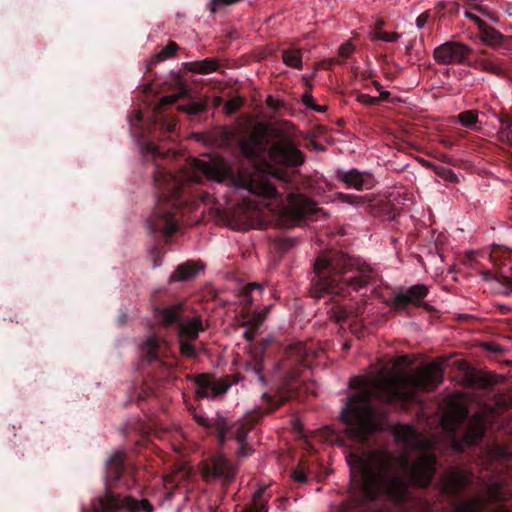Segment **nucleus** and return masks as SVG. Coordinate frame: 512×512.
<instances>
[{
	"instance_id": "obj_25",
	"label": "nucleus",
	"mask_w": 512,
	"mask_h": 512,
	"mask_svg": "<svg viewBox=\"0 0 512 512\" xmlns=\"http://www.w3.org/2000/svg\"><path fill=\"white\" fill-rule=\"evenodd\" d=\"M189 69L192 72L200 73V74H209L216 71L219 67L217 61L215 59L206 58L199 61H194L189 63Z\"/></svg>"
},
{
	"instance_id": "obj_19",
	"label": "nucleus",
	"mask_w": 512,
	"mask_h": 512,
	"mask_svg": "<svg viewBox=\"0 0 512 512\" xmlns=\"http://www.w3.org/2000/svg\"><path fill=\"white\" fill-rule=\"evenodd\" d=\"M203 269V265L196 261H186L179 264L174 272L170 276V282H184L193 279L200 270Z\"/></svg>"
},
{
	"instance_id": "obj_56",
	"label": "nucleus",
	"mask_w": 512,
	"mask_h": 512,
	"mask_svg": "<svg viewBox=\"0 0 512 512\" xmlns=\"http://www.w3.org/2000/svg\"><path fill=\"white\" fill-rule=\"evenodd\" d=\"M288 376H289L291 379H295L296 377H298V376H299V370H298V368L293 367V368H292V371L288 373Z\"/></svg>"
},
{
	"instance_id": "obj_1",
	"label": "nucleus",
	"mask_w": 512,
	"mask_h": 512,
	"mask_svg": "<svg viewBox=\"0 0 512 512\" xmlns=\"http://www.w3.org/2000/svg\"><path fill=\"white\" fill-rule=\"evenodd\" d=\"M442 381L438 365L421 368L415 374L380 373L369 381L363 376L350 379L349 387L357 392L346 398L340 418L355 447L345 455L351 489L340 512H382L372 503L386 498L404 504L410 498V485L426 488L432 483L437 465L433 454H421L412 462L407 453L396 455L384 447L372 448L370 437L381 429V414L373 399L403 409L419 401V391H432Z\"/></svg>"
},
{
	"instance_id": "obj_44",
	"label": "nucleus",
	"mask_w": 512,
	"mask_h": 512,
	"mask_svg": "<svg viewBox=\"0 0 512 512\" xmlns=\"http://www.w3.org/2000/svg\"><path fill=\"white\" fill-rule=\"evenodd\" d=\"M354 51V46L347 42L339 47V55L343 58H348Z\"/></svg>"
},
{
	"instance_id": "obj_16",
	"label": "nucleus",
	"mask_w": 512,
	"mask_h": 512,
	"mask_svg": "<svg viewBox=\"0 0 512 512\" xmlns=\"http://www.w3.org/2000/svg\"><path fill=\"white\" fill-rule=\"evenodd\" d=\"M193 417L200 426L216 434V438L220 446H223L226 443L228 422L224 416L217 414L214 418L208 419L195 413Z\"/></svg>"
},
{
	"instance_id": "obj_27",
	"label": "nucleus",
	"mask_w": 512,
	"mask_h": 512,
	"mask_svg": "<svg viewBox=\"0 0 512 512\" xmlns=\"http://www.w3.org/2000/svg\"><path fill=\"white\" fill-rule=\"evenodd\" d=\"M493 289L502 295L508 296L512 294V278L505 275L500 274V281L497 284L493 285Z\"/></svg>"
},
{
	"instance_id": "obj_42",
	"label": "nucleus",
	"mask_w": 512,
	"mask_h": 512,
	"mask_svg": "<svg viewBox=\"0 0 512 512\" xmlns=\"http://www.w3.org/2000/svg\"><path fill=\"white\" fill-rule=\"evenodd\" d=\"M244 327H246V330L244 331L243 333V337L244 339L248 342V343H252L259 331V329H256L255 327H253L252 325H244Z\"/></svg>"
},
{
	"instance_id": "obj_15",
	"label": "nucleus",
	"mask_w": 512,
	"mask_h": 512,
	"mask_svg": "<svg viewBox=\"0 0 512 512\" xmlns=\"http://www.w3.org/2000/svg\"><path fill=\"white\" fill-rule=\"evenodd\" d=\"M264 414L261 408L249 412L242 421L232 427L228 426L227 435L230 433L231 437L235 438L237 442L243 443L248 433L261 420Z\"/></svg>"
},
{
	"instance_id": "obj_34",
	"label": "nucleus",
	"mask_w": 512,
	"mask_h": 512,
	"mask_svg": "<svg viewBox=\"0 0 512 512\" xmlns=\"http://www.w3.org/2000/svg\"><path fill=\"white\" fill-rule=\"evenodd\" d=\"M481 70L499 75L502 73V68L495 62L489 59H481L478 61V66Z\"/></svg>"
},
{
	"instance_id": "obj_3",
	"label": "nucleus",
	"mask_w": 512,
	"mask_h": 512,
	"mask_svg": "<svg viewBox=\"0 0 512 512\" xmlns=\"http://www.w3.org/2000/svg\"><path fill=\"white\" fill-rule=\"evenodd\" d=\"M375 278L374 270L358 259L338 252L321 253L313 264L310 294L344 296L348 289L359 291Z\"/></svg>"
},
{
	"instance_id": "obj_11",
	"label": "nucleus",
	"mask_w": 512,
	"mask_h": 512,
	"mask_svg": "<svg viewBox=\"0 0 512 512\" xmlns=\"http://www.w3.org/2000/svg\"><path fill=\"white\" fill-rule=\"evenodd\" d=\"M178 96L166 95L163 96L153 109V121L149 124V133L151 130L156 132L159 130L160 134L166 135L174 132L176 128V121L172 117L163 114V110L168 105H173L177 102Z\"/></svg>"
},
{
	"instance_id": "obj_49",
	"label": "nucleus",
	"mask_w": 512,
	"mask_h": 512,
	"mask_svg": "<svg viewBox=\"0 0 512 512\" xmlns=\"http://www.w3.org/2000/svg\"><path fill=\"white\" fill-rule=\"evenodd\" d=\"M502 124V130L506 131L512 127V119L508 115H504L500 118Z\"/></svg>"
},
{
	"instance_id": "obj_28",
	"label": "nucleus",
	"mask_w": 512,
	"mask_h": 512,
	"mask_svg": "<svg viewBox=\"0 0 512 512\" xmlns=\"http://www.w3.org/2000/svg\"><path fill=\"white\" fill-rule=\"evenodd\" d=\"M179 49V45L174 41H169L168 44L161 48V50L155 56V62H162L170 57H173L176 51Z\"/></svg>"
},
{
	"instance_id": "obj_50",
	"label": "nucleus",
	"mask_w": 512,
	"mask_h": 512,
	"mask_svg": "<svg viewBox=\"0 0 512 512\" xmlns=\"http://www.w3.org/2000/svg\"><path fill=\"white\" fill-rule=\"evenodd\" d=\"M220 135L222 137V144H229L232 133L227 128H221Z\"/></svg>"
},
{
	"instance_id": "obj_46",
	"label": "nucleus",
	"mask_w": 512,
	"mask_h": 512,
	"mask_svg": "<svg viewBox=\"0 0 512 512\" xmlns=\"http://www.w3.org/2000/svg\"><path fill=\"white\" fill-rule=\"evenodd\" d=\"M292 478L295 482H298V483H306L307 482V476H306L305 472L299 467H297L295 470H293Z\"/></svg>"
},
{
	"instance_id": "obj_5",
	"label": "nucleus",
	"mask_w": 512,
	"mask_h": 512,
	"mask_svg": "<svg viewBox=\"0 0 512 512\" xmlns=\"http://www.w3.org/2000/svg\"><path fill=\"white\" fill-rule=\"evenodd\" d=\"M444 429L452 435L453 448L463 452L465 446L478 445L486 432V423L480 414L469 416V410L464 406L454 408L450 416L443 419Z\"/></svg>"
},
{
	"instance_id": "obj_18",
	"label": "nucleus",
	"mask_w": 512,
	"mask_h": 512,
	"mask_svg": "<svg viewBox=\"0 0 512 512\" xmlns=\"http://www.w3.org/2000/svg\"><path fill=\"white\" fill-rule=\"evenodd\" d=\"M288 208L298 219L317 212L316 203L301 193H290L287 195Z\"/></svg>"
},
{
	"instance_id": "obj_30",
	"label": "nucleus",
	"mask_w": 512,
	"mask_h": 512,
	"mask_svg": "<svg viewBox=\"0 0 512 512\" xmlns=\"http://www.w3.org/2000/svg\"><path fill=\"white\" fill-rule=\"evenodd\" d=\"M206 108L207 104L205 102L195 100H191L188 103L180 106V109L189 115H197L205 111Z\"/></svg>"
},
{
	"instance_id": "obj_14",
	"label": "nucleus",
	"mask_w": 512,
	"mask_h": 512,
	"mask_svg": "<svg viewBox=\"0 0 512 512\" xmlns=\"http://www.w3.org/2000/svg\"><path fill=\"white\" fill-rule=\"evenodd\" d=\"M235 473V468L223 454L214 457L203 470V475L206 478H222L226 482L232 481Z\"/></svg>"
},
{
	"instance_id": "obj_37",
	"label": "nucleus",
	"mask_w": 512,
	"mask_h": 512,
	"mask_svg": "<svg viewBox=\"0 0 512 512\" xmlns=\"http://www.w3.org/2000/svg\"><path fill=\"white\" fill-rule=\"evenodd\" d=\"M511 251L507 248H502L500 246H496L492 249L490 257L491 260L498 265V262H501V259L503 258L506 260L509 257V254Z\"/></svg>"
},
{
	"instance_id": "obj_51",
	"label": "nucleus",
	"mask_w": 512,
	"mask_h": 512,
	"mask_svg": "<svg viewBox=\"0 0 512 512\" xmlns=\"http://www.w3.org/2000/svg\"><path fill=\"white\" fill-rule=\"evenodd\" d=\"M490 498L493 500V501H499L501 500V496H500V488L495 485L494 487H492V489L490 490Z\"/></svg>"
},
{
	"instance_id": "obj_23",
	"label": "nucleus",
	"mask_w": 512,
	"mask_h": 512,
	"mask_svg": "<svg viewBox=\"0 0 512 512\" xmlns=\"http://www.w3.org/2000/svg\"><path fill=\"white\" fill-rule=\"evenodd\" d=\"M282 61L288 67L301 69L303 66L302 50L295 47L282 49Z\"/></svg>"
},
{
	"instance_id": "obj_47",
	"label": "nucleus",
	"mask_w": 512,
	"mask_h": 512,
	"mask_svg": "<svg viewBox=\"0 0 512 512\" xmlns=\"http://www.w3.org/2000/svg\"><path fill=\"white\" fill-rule=\"evenodd\" d=\"M296 241L292 238H281L278 240V246L282 250H289L295 245Z\"/></svg>"
},
{
	"instance_id": "obj_32",
	"label": "nucleus",
	"mask_w": 512,
	"mask_h": 512,
	"mask_svg": "<svg viewBox=\"0 0 512 512\" xmlns=\"http://www.w3.org/2000/svg\"><path fill=\"white\" fill-rule=\"evenodd\" d=\"M268 312H269V307H266L264 310H261V311H255L252 314L251 318L248 321L244 322V325H252L256 329H260Z\"/></svg>"
},
{
	"instance_id": "obj_29",
	"label": "nucleus",
	"mask_w": 512,
	"mask_h": 512,
	"mask_svg": "<svg viewBox=\"0 0 512 512\" xmlns=\"http://www.w3.org/2000/svg\"><path fill=\"white\" fill-rule=\"evenodd\" d=\"M458 120L462 126L473 128L478 121V113L475 110H466L458 114Z\"/></svg>"
},
{
	"instance_id": "obj_38",
	"label": "nucleus",
	"mask_w": 512,
	"mask_h": 512,
	"mask_svg": "<svg viewBox=\"0 0 512 512\" xmlns=\"http://www.w3.org/2000/svg\"><path fill=\"white\" fill-rule=\"evenodd\" d=\"M349 317V312L346 308L342 306H336L333 308V318L336 322L342 323L345 322Z\"/></svg>"
},
{
	"instance_id": "obj_35",
	"label": "nucleus",
	"mask_w": 512,
	"mask_h": 512,
	"mask_svg": "<svg viewBox=\"0 0 512 512\" xmlns=\"http://www.w3.org/2000/svg\"><path fill=\"white\" fill-rule=\"evenodd\" d=\"M244 104V99L242 97H234L230 100H228L225 104H224V112L226 114H234L236 113Z\"/></svg>"
},
{
	"instance_id": "obj_33",
	"label": "nucleus",
	"mask_w": 512,
	"mask_h": 512,
	"mask_svg": "<svg viewBox=\"0 0 512 512\" xmlns=\"http://www.w3.org/2000/svg\"><path fill=\"white\" fill-rule=\"evenodd\" d=\"M433 171L443 179L449 182H457L458 177L457 175L451 170L450 168L440 166V165H433Z\"/></svg>"
},
{
	"instance_id": "obj_48",
	"label": "nucleus",
	"mask_w": 512,
	"mask_h": 512,
	"mask_svg": "<svg viewBox=\"0 0 512 512\" xmlns=\"http://www.w3.org/2000/svg\"><path fill=\"white\" fill-rule=\"evenodd\" d=\"M302 102L303 104L311 109V106H313L315 104V101H314V98L311 94V92L309 91H306L303 95H302Z\"/></svg>"
},
{
	"instance_id": "obj_63",
	"label": "nucleus",
	"mask_w": 512,
	"mask_h": 512,
	"mask_svg": "<svg viewBox=\"0 0 512 512\" xmlns=\"http://www.w3.org/2000/svg\"><path fill=\"white\" fill-rule=\"evenodd\" d=\"M372 83L377 90H380L382 88V85L378 81H373Z\"/></svg>"
},
{
	"instance_id": "obj_61",
	"label": "nucleus",
	"mask_w": 512,
	"mask_h": 512,
	"mask_svg": "<svg viewBox=\"0 0 512 512\" xmlns=\"http://www.w3.org/2000/svg\"><path fill=\"white\" fill-rule=\"evenodd\" d=\"M477 10H479L480 12L486 14L488 17L492 18V15L491 13L487 12L484 8L482 7H476Z\"/></svg>"
},
{
	"instance_id": "obj_21",
	"label": "nucleus",
	"mask_w": 512,
	"mask_h": 512,
	"mask_svg": "<svg viewBox=\"0 0 512 512\" xmlns=\"http://www.w3.org/2000/svg\"><path fill=\"white\" fill-rule=\"evenodd\" d=\"M124 455L121 452H115L106 463L107 482H116L124 472Z\"/></svg>"
},
{
	"instance_id": "obj_40",
	"label": "nucleus",
	"mask_w": 512,
	"mask_h": 512,
	"mask_svg": "<svg viewBox=\"0 0 512 512\" xmlns=\"http://www.w3.org/2000/svg\"><path fill=\"white\" fill-rule=\"evenodd\" d=\"M377 39L383 40L385 42H396L399 38V34L395 32H385V31H377L375 33Z\"/></svg>"
},
{
	"instance_id": "obj_4",
	"label": "nucleus",
	"mask_w": 512,
	"mask_h": 512,
	"mask_svg": "<svg viewBox=\"0 0 512 512\" xmlns=\"http://www.w3.org/2000/svg\"><path fill=\"white\" fill-rule=\"evenodd\" d=\"M155 317L159 324L166 328L175 327L181 355L187 358H196L198 350L193 342L204 331L202 317L185 315V307L182 303H172L155 309Z\"/></svg>"
},
{
	"instance_id": "obj_60",
	"label": "nucleus",
	"mask_w": 512,
	"mask_h": 512,
	"mask_svg": "<svg viewBox=\"0 0 512 512\" xmlns=\"http://www.w3.org/2000/svg\"><path fill=\"white\" fill-rule=\"evenodd\" d=\"M389 97H390V92H388V91H382V92L380 93V98H381L382 100H386V99H388Z\"/></svg>"
},
{
	"instance_id": "obj_59",
	"label": "nucleus",
	"mask_w": 512,
	"mask_h": 512,
	"mask_svg": "<svg viewBox=\"0 0 512 512\" xmlns=\"http://www.w3.org/2000/svg\"><path fill=\"white\" fill-rule=\"evenodd\" d=\"M497 307L502 311V313H507L510 311V308L505 304H498Z\"/></svg>"
},
{
	"instance_id": "obj_20",
	"label": "nucleus",
	"mask_w": 512,
	"mask_h": 512,
	"mask_svg": "<svg viewBox=\"0 0 512 512\" xmlns=\"http://www.w3.org/2000/svg\"><path fill=\"white\" fill-rule=\"evenodd\" d=\"M307 349L302 342L291 344L285 350L286 359H283L280 363L282 370H288L294 364H301L304 362L307 356Z\"/></svg>"
},
{
	"instance_id": "obj_36",
	"label": "nucleus",
	"mask_w": 512,
	"mask_h": 512,
	"mask_svg": "<svg viewBox=\"0 0 512 512\" xmlns=\"http://www.w3.org/2000/svg\"><path fill=\"white\" fill-rule=\"evenodd\" d=\"M338 199L343 202L350 205H361L365 203V197L359 196L355 194H345V193H338L337 195Z\"/></svg>"
},
{
	"instance_id": "obj_17",
	"label": "nucleus",
	"mask_w": 512,
	"mask_h": 512,
	"mask_svg": "<svg viewBox=\"0 0 512 512\" xmlns=\"http://www.w3.org/2000/svg\"><path fill=\"white\" fill-rule=\"evenodd\" d=\"M394 436L409 450H421L424 446L422 435L411 425H397Z\"/></svg>"
},
{
	"instance_id": "obj_31",
	"label": "nucleus",
	"mask_w": 512,
	"mask_h": 512,
	"mask_svg": "<svg viewBox=\"0 0 512 512\" xmlns=\"http://www.w3.org/2000/svg\"><path fill=\"white\" fill-rule=\"evenodd\" d=\"M487 454L491 460H503L509 457L507 449L499 444L489 446Z\"/></svg>"
},
{
	"instance_id": "obj_22",
	"label": "nucleus",
	"mask_w": 512,
	"mask_h": 512,
	"mask_svg": "<svg viewBox=\"0 0 512 512\" xmlns=\"http://www.w3.org/2000/svg\"><path fill=\"white\" fill-rule=\"evenodd\" d=\"M268 345H269L268 340L263 342L261 344V347L259 349L257 348V351L254 353L252 359L246 362V371L252 372L257 377V380L263 385L266 384V381H265V377L263 375L264 366H263L262 354L264 353V351Z\"/></svg>"
},
{
	"instance_id": "obj_54",
	"label": "nucleus",
	"mask_w": 512,
	"mask_h": 512,
	"mask_svg": "<svg viewBox=\"0 0 512 512\" xmlns=\"http://www.w3.org/2000/svg\"><path fill=\"white\" fill-rule=\"evenodd\" d=\"M311 110L319 112V113H324L327 111V107L321 106V105H318L315 103L313 106H311Z\"/></svg>"
},
{
	"instance_id": "obj_12",
	"label": "nucleus",
	"mask_w": 512,
	"mask_h": 512,
	"mask_svg": "<svg viewBox=\"0 0 512 512\" xmlns=\"http://www.w3.org/2000/svg\"><path fill=\"white\" fill-rule=\"evenodd\" d=\"M335 178L344 183L348 188H354L358 191L372 189L376 183L372 174L361 172L355 168L348 171L338 169L335 172Z\"/></svg>"
},
{
	"instance_id": "obj_62",
	"label": "nucleus",
	"mask_w": 512,
	"mask_h": 512,
	"mask_svg": "<svg viewBox=\"0 0 512 512\" xmlns=\"http://www.w3.org/2000/svg\"><path fill=\"white\" fill-rule=\"evenodd\" d=\"M164 482L167 483V484L172 483L173 482L172 477L169 476V475L165 476L164 477Z\"/></svg>"
},
{
	"instance_id": "obj_53",
	"label": "nucleus",
	"mask_w": 512,
	"mask_h": 512,
	"mask_svg": "<svg viewBox=\"0 0 512 512\" xmlns=\"http://www.w3.org/2000/svg\"><path fill=\"white\" fill-rule=\"evenodd\" d=\"M426 21H427V16L422 14L420 16L417 17L416 19V25L419 29L423 28L426 24Z\"/></svg>"
},
{
	"instance_id": "obj_9",
	"label": "nucleus",
	"mask_w": 512,
	"mask_h": 512,
	"mask_svg": "<svg viewBox=\"0 0 512 512\" xmlns=\"http://www.w3.org/2000/svg\"><path fill=\"white\" fill-rule=\"evenodd\" d=\"M471 48L463 43L447 41L434 49L433 57L440 65L468 64Z\"/></svg>"
},
{
	"instance_id": "obj_7",
	"label": "nucleus",
	"mask_w": 512,
	"mask_h": 512,
	"mask_svg": "<svg viewBox=\"0 0 512 512\" xmlns=\"http://www.w3.org/2000/svg\"><path fill=\"white\" fill-rule=\"evenodd\" d=\"M170 354L168 341L155 335L149 336L141 347L142 357L150 364L159 365L163 377L170 376L175 366L174 361H167Z\"/></svg>"
},
{
	"instance_id": "obj_58",
	"label": "nucleus",
	"mask_w": 512,
	"mask_h": 512,
	"mask_svg": "<svg viewBox=\"0 0 512 512\" xmlns=\"http://www.w3.org/2000/svg\"><path fill=\"white\" fill-rule=\"evenodd\" d=\"M419 307H422L424 310H426L428 312L433 310V307L430 304L424 302V300L422 301V304H420Z\"/></svg>"
},
{
	"instance_id": "obj_43",
	"label": "nucleus",
	"mask_w": 512,
	"mask_h": 512,
	"mask_svg": "<svg viewBox=\"0 0 512 512\" xmlns=\"http://www.w3.org/2000/svg\"><path fill=\"white\" fill-rule=\"evenodd\" d=\"M263 289V285L262 284H258V283H249L246 285L245 287V290H244V294H245V297L247 298V300H249V303L251 304L252 301H253V298L251 297V293L254 291V290H259L261 291Z\"/></svg>"
},
{
	"instance_id": "obj_64",
	"label": "nucleus",
	"mask_w": 512,
	"mask_h": 512,
	"mask_svg": "<svg viewBox=\"0 0 512 512\" xmlns=\"http://www.w3.org/2000/svg\"><path fill=\"white\" fill-rule=\"evenodd\" d=\"M425 166L429 167V168H432L433 169V165L432 163L428 162V161H425V160H422L421 161Z\"/></svg>"
},
{
	"instance_id": "obj_57",
	"label": "nucleus",
	"mask_w": 512,
	"mask_h": 512,
	"mask_svg": "<svg viewBox=\"0 0 512 512\" xmlns=\"http://www.w3.org/2000/svg\"><path fill=\"white\" fill-rule=\"evenodd\" d=\"M267 104L275 109L278 108V106L276 105V101L273 99L272 96H268L267 98Z\"/></svg>"
},
{
	"instance_id": "obj_6",
	"label": "nucleus",
	"mask_w": 512,
	"mask_h": 512,
	"mask_svg": "<svg viewBox=\"0 0 512 512\" xmlns=\"http://www.w3.org/2000/svg\"><path fill=\"white\" fill-rule=\"evenodd\" d=\"M153 512V505L147 499L137 500L132 496L121 497L107 490L105 495L97 499L93 506V512ZM85 512V511H84Z\"/></svg>"
},
{
	"instance_id": "obj_10",
	"label": "nucleus",
	"mask_w": 512,
	"mask_h": 512,
	"mask_svg": "<svg viewBox=\"0 0 512 512\" xmlns=\"http://www.w3.org/2000/svg\"><path fill=\"white\" fill-rule=\"evenodd\" d=\"M429 293L428 286L415 284L395 294L390 302L394 312H408L409 306L418 307Z\"/></svg>"
},
{
	"instance_id": "obj_24",
	"label": "nucleus",
	"mask_w": 512,
	"mask_h": 512,
	"mask_svg": "<svg viewBox=\"0 0 512 512\" xmlns=\"http://www.w3.org/2000/svg\"><path fill=\"white\" fill-rule=\"evenodd\" d=\"M479 33L480 39L488 45L497 46L503 42L504 36L487 23L479 30Z\"/></svg>"
},
{
	"instance_id": "obj_55",
	"label": "nucleus",
	"mask_w": 512,
	"mask_h": 512,
	"mask_svg": "<svg viewBox=\"0 0 512 512\" xmlns=\"http://www.w3.org/2000/svg\"><path fill=\"white\" fill-rule=\"evenodd\" d=\"M302 80H303V82H304L305 87L307 88V90H306V91L311 92L312 87H313V84H312V82H311V79H310V78H307V77H305V76H304V77L302 78Z\"/></svg>"
},
{
	"instance_id": "obj_26",
	"label": "nucleus",
	"mask_w": 512,
	"mask_h": 512,
	"mask_svg": "<svg viewBox=\"0 0 512 512\" xmlns=\"http://www.w3.org/2000/svg\"><path fill=\"white\" fill-rule=\"evenodd\" d=\"M262 398L266 402V404L269 406V412L275 410L276 408L280 407L284 403H286L289 399L292 398V393H278L275 395H271L268 393H263Z\"/></svg>"
},
{
	"instance_id": "obj_8",
	"label": "nucleus",
	"mask_w": 512,
	"mask_h": 512,
	"mask_svg": "<svg viewBox=\"0 0 512 512\" xmlns=\"http://www.w3.org/2000/svg\"><path fill=\"white\" fill-rule=\"evenodd\" d=\"M272 162L284 167H298L305 161V154L289 137L276 140L268 149Z\"/></svg>"
},
{
	"instance_id": "obj_52",
	"label": "nucleus",
	"mask_w": 512,
	"mask_h": 512,
	"mask_svg": "<svg viewBox=\"0 0 512 512\" xmlns=\"http://www.w3.org/2000/svg\"><path fill=\"white\" fill-rule=\"evenodd\" d=\"M240 444H241V446H240V448L238 450V455L239 456H243V457L249 455L250 454V449L246 446V444L244 442L240 443Z\"/></svg>"
},
{
	"instance_id": "obj_41",
	"label": "nucleus",
	"mask_w": 512,
	"mask_h": 512,
	"mask_svg": "<svg viewBox=\"0 0 512 512\" xmlns=\"http://www.w3.org/2000/svg\"><path fill=\"white\" fill-rule=\"evenodd\" d=\"M482 278L486 282H493L494 284H497L498 281H500V274H503L501 271L493 273L490 270H484L482 271Z\"/></svg>"
},
{
	"instance_id": "obj_39",
	"label": "nucleus",
	"mask_w": 512,
	"mask_h": 512,
	"mask_svg": "<svg viewBox=\"0 0 512 512\" xmlns=\"http://www.w3.org/2000/svg\"><path fill=\"white\" fill-rule=\"evenodd\" d=\"M357 101L366 106H374L379 104L380 99L377 97L370 96L368 94L359 93L357 95Z\"/></svg>"
},
{
	"instance_id": "obj_45",
	"label": "nucleus",
	"mask_w": 512,
	"mask_h": 512,
	"mask_svg": "<svg viewBox=\"0 0 512 512\" xmlns=\"http://www.w3.org/2000/svg\"><path fill=\"white\" fill-rule=\"evenodd\" d=\"M465 16L471 21H473L478 26L479 30L486 24L484 20H482L477 14L473 13L470 10L465 11Z\"/></svg>"
},
{
	"instance_id": "obj_2",
	"label": "nucleus",
	"mask_w": 512,
	"mask_h": 512,
	"mask_svg": "<svg viewBox=\"0 0 512 512\" xmlns=\"http://www.w3.org/2000/svg\"><path fill=\"white\" fill-rule=\"evenodd\" d=\"M141 153L145 162H152L153 182L157 203L147 228L157 238H169L178 229L184 209L192 210L196 200L201 198L196 186L204 179L224 183L235 188L271 200H281V194L272 184L269 176L256 163L264 158L269 142V127L259 123L239 141L241 154L251 163L235 171L224 158L200 160L193 158L176 174L168 168L172 157L170 149L154 143L155 135L145 139L143 135Z\"/></svg>"
},
{
	"instance_id": "obj_13",
	"label": "nucleus",
	"mask_w": 512,
	"mask_h": 512,
	"mask_svg": "<svg viewBox=\"0 0 512 512\" xmlns=\"http://www.w3.org/2000/svg\"><path fill=\"white\" fill-rule=\"evenodd\" d=\"M197 385V396L201 398L212 397L224 394L230 388V383L223 379H215L209 374H199L194 377Z\"/></svg>"
}]
</instances>
